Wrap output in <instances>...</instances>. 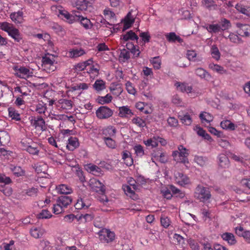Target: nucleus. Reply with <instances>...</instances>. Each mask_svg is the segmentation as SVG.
<instances>
[{
  "label": "nucleus",
  "instance_id": "f257e3e1",
  "mask_svg": "<svg viewBox=\"0 0 250 250\" xmlns=\"http://www.w3.org/2000/svg\"><path fill=\"white\" fill-rule=\"evenodd\" d=\"M1 29L8 33V35L17 42H20L22 39V35L19 30L16 28L12 24L6 22H2L0 25Z\"/></svg>",
  "mask_w": 250,
  "mask_h": 250
},
{
  "label": "nucleus",
  "instance_id": "f03ea898",
  "mask_svg": "<svg viewBox=\"0 0 250 250\" xmlns=\"http://www.w3.org/2000/svg\"><path fill=\"white\" fill-rule=\"evenodd\" d=\"M194 197L201 202H205L210 198L211 194L208 188L198 185L195 188Z\"/></svg>",
  "mask_w": 250,
  "mask_h": 250
},
{
  "label": "nucleus",
  "instance_id": "7ed1b4c3",
  "mask_svg": "<svg viewBox=\"0 0 250 250\" xmlns=\"http://www.w3.org/2000/svg\"><path fill=\"white\" fill-rule=\"evenodd\" d=\"M115 238V234L113 232L104 229H102L99 233V239L101 242L108 243L112 242Z\"/></svg>",
  "mask_w": 250,
  "mask_h": 250
},
{
  "label": "nucleus",
  "instance_id": "20e7f679",
  "mask_svg": "<svg viewBox=\"0 0 250 250\" xmlns=\"http://www.w3.org/2000/svg\"><path fill=\"white\" fill-rule=\"evenodd\" d=\"M113 111L106 106H102L96 111L97 117L100 119H107L113 115Z\"/></svg>",
  "mask_w": 250,
  "mask_h": 250
},
{
  "label": "nucleus",
  "instance_id": "39448f33",
  "mask_svg": "<svg viewBox=\"0 0 250 250\" xmlns=\"http://www.w3.org/2000/svg\"><path fill=\"white\" fill-rule=\"evenodd\" d=\"M30 122L31 125L34 126L35 128L40 129L42 131L46 129L45 122L41 116L32 117Z\"/></svg>",
  "mask_w": 250,
  "mask_h": 250
},
{
  "label": "nucleus",
  "instance_id": "423d86ee",
  "mask_svg": "<svg viewBox=\"0 0 250 250\" xmlns=\"http://www.w3.org/2000/svg\"><path fill=\"white\" fill-rule=\"evenodd\" d=\"M236 26L239 28L237 33L242 37H249L250 36V25L247 24L237 23Z\"/></svg>",
  "mask_w": 250,
  "mask_h": 250
},
{
  "label": "nucleus",
  "instance_id": "0eeeda50",
  "mask_svg": "<svg viewBox=\"0 0 250 250\" xmlns=\"http://www.w3.org/2000/svg\"><path fill=\"white\" fill-rule=\"evenodd\" d=\"M11 182V180L9 177H6L5 175H0V191L5 195H10L11 193V190L8 189L9 191L6 192L4 186L10 184Z\"/></svg>",
  "mask_w": 250,
  "mask_h": 250
},
{
  "label": "nucleus",
  "instance_id": "6e6552de",
  "mask_svg": "<svg viewBox=\"0 0 250 250\" xmlns=\"http://www.w3.org/2000/svg\"><path fill=\"white\" fill-rule=\"evenodd\" d=\"M195 74L201 79L209 81L212 79L211 75L203 68L199 67L195 70Z\"/></svg>",
  "mask_w": 250,
  "mask_h": 250
},
{
  "label": "nucleus",
  "instance_id": "1a4fd4ad",
  "mask_svg": "<svg viewBox=\"0 0 250 250\" xmlns=\"http://www.w3.org/2000/svg\"><path fill=\"white\" fill-rule=\"evenodd\" d=\"M76 6L78 10L85 11L91 7L90 0H77Z\"/></svg>",
  "mask_w": 250,
  "mask_h": 250
},
{
  "label": "nucleus",
  "instance_id": "9d476101",
  "mask_svg": "<svg viewBox=\"0 0 250 250\" xmlns=\"http://www.w3.org/2000/svg\"><path fill=\"white\" fill-rule=\"evenodd\" d=\"M235 232L238 235L242 236L248 243H250V231L244 230L243 228L239 227L236 228Z\"/></svg>",
  "mask_w": 250,
  "mask_h": 250
},
{
  "label": "nucleus",
  "instance_id": "9b49d317",
  "mask_svg": "<svg viewBox=\"0 0 250 250\" xmlns=\"http://www.w3.org/2000/svg\"><path fill=\"white\" fill-rule=\"evenodd\" d=\"M119 116L122 118H130L134 114L127 106H123L119 108Z\"/></svg>",
  "mask_w": 250,
  "mask_h": 250
},
{
  "label": "nucleus",
  "instance_id": "f8f14e48",
  "mask_svg": "<svg viewBox=\"0 0 250 250\" xmlns=\"http://www.w3.org/2000/svg\"><path fill=\"white\" fill-rule=\"evenodd\" d=\"M14 69L18 72L16 73V75L20 78H23V76L21 75H25L27 77L31 76L32 72H31L30 70L25 67H20L19 68L18 66H15Z\"/></svg>",
  "mask_w": 250,
  "mask_h": 250
},
{
  "label": "nucleus",
  "instance_id": "ddd939ff",
  "mask_svg": "<svg viewBox=\"0 0 250 250\" xmlns=\"http://www.w3.org/2000/svg\"><path fill=\"white\" fill-rule=\"evenodd\" d=\"M177 182L181 186H185L189 183V178L183 173L177 172L175 175Z\"/></svg>",
  "mask_w": 250,
  "mask_h": 250
},
{
  "label": "nucleus",
  "instance_id": "4468645a",
  "mask_svg": "<svg viewBox=\"0 0 250 250\" xmlns=\"http://www.w3.org/2000/svg\"><path fill=\"white\" fill-rule=\"evenodd\" d=\"M219 166L223 168H228L229 166V161L228 157L225 154H222L218 156Z\"/></svg>",
  "mask_w": 250,
  "mask_h": 250
},
{
  "label": "nucleus",
  "instance_id": "2eb2a0df",
  "mask_svg": "<svg viewBox=\"0 0 250 250\" xmlns=\"http://www.w3.org/2000/svg\"><path fill=\"white\" fill-rule=\"evenodd\" d=\"M121 39L125 42H127L129 40H136V42H138L139 37L132 30H130L127 32L125 34L123 35L121 37Z\"/></svg>",
  "mask_w": 250,
  "mask_h": 250
},
{
  "label": "nucleus",
  "instance_id": "dca6fc26",
  "mask_svg": "<svg viewBox=\"0 0 250 250\" xmlns=\"http://www.w3.org/2000/svg\"><path fill=\"white\" fill-rule=\"evenodd\" d=\"M68 143L66 146V147L70 151H73L79 146L78 139L76 137H70L68 139Z\"/></svg>",
  "mask_w": 250,
  "mask_h": 250
},
{
  "label": "nucleus",
  "instance_id": "f3484780",
  "mask_svg": "<svg viewBox=\"0 0 250 250\" xmlns=\"http://www.w3.org/2000/svg\"><path fill=\"white\" fill-rule=\"evenodd\" d=\"M71 197L65 195H61L57 200V203H59L62 207H67L72 202Z\"/></svg>",
  "mask_w": 250,
  "mask_h": 250
},
{
  "label": "nucleus",
  "instance_id": "a211bd4d",
  "mask_svg": "<svg viewBox=\"0 0 250 250\" xmlns=\"http://www.w3.org/2000/svg\"><path fill=\"white\" fill-rule=\"evenodd\" d=\"M91 204L89 201L80 198L77 200V203L75 204V208L77 209H81L84 207L87 208Z\"/></svg>",
  "mask_w": 250,
  "mask_h": 250
},
{
  "label": "nucleus",
  "instance_id": "6ab92c4d",
  "mask_svg": "<svg viewBox=\"0 0 250 250\" xmlns=\"http://www.w3.org/2000/svg\"><path fill=\"white\" fill-rule=\"evenodd\" d=\"M23 14V12L21 11L13 12L10 14V18L15 23H21L22 22Z\"/></svg>",
  "mask_w": 250,
  "mask_h": 250
},
{
  "label": "nucleus",
  "instance_id": "aec40b11",
  "mask_svg": "<svg viewBox=\"0 0 250 250\" xmlns=\"http://www.w3.org/2000/svg\"><path fill=\"white\" fill-rule=\"evenodd\" d=\"M60 14L63 16L69 22H73L74 21H76L77 20L80 19V15H76V17L73 16V15L70 14L68 12L66 11H60Z\"/></svg>",
  "mask_w": 250,
  "mask_h": 250
},
{
  "label": "nucleus",
  "instance_id": "412c9836",
  "mask_svg": "<svg viewBox=\"0 0 250 250\" xmlns=\"http://www.w3.org/2000/svg\"><path fill=\"white\" fill-rule=\"evenodd\" d=\"M222 238L224 240L227 241L229 245H234L236 243V240L232 233L225 232L222 235Z\"/></svg>",
  "mask_w": 250,
  "mask_h": 250
},
{
  "label": "nucleus",
  "instance_id": "4be33fe9",
  "mask_svg": "<svg viewBox=\"0 0 250 250\" xmlns=\"http://www.w3.org/2000/svg\"><path fill=\"white\" fill-rule=\"evenodd\" d=\"M10 140V136L6 131H1L0 132V146L7 144Z\"/></svg>",
  "mask_w": 250,
  "mask_h": 250
},
{
  "label": "nucleus",
  "instance_id": "5701e85b",
  "mask_svg": "<svg viewBox=\"0 0 250 250\" xmlns=\"http://www.w3.org/2000/svg\"><path fill=\"white\" fill-rule=\"evenodd\" d=\"M44 232V230L40 228H34L30 229V234L35 238L41 237Z\"/></svg>",
  "mask_w": 250,
  "mask_h": 250
},
{
  "label": "nucleus",
  "instance_id": "b1692460",
  "mask_svg": "<svg viewBox=\"0 0 250 250\" xmlns=\"http://www.w3.org/2000/svg\"><path fill=\"white\" fill-rule=\"evenodd\" d=\"M178 150L179 157H182V158H180V161L185 163L186 161V159L188 155V150L184 147V146L180 145L178 146Z\"/></svg>",
  "mask_w": 250,
  "mask_h": 250
},
{
  "label": "nucleus",
  "instance_id": "393cba45",
  "mask_svg": "<svg viewBox=\"0 0 250 250\" xmlns=\"http://www.w3.org/2000/svg\"><path fill=\"white\" fill-rule=\"evenodd\" d=\"M116 133V128L113 126H109L103 130L102 134L104 135V137H111L115 135Z\"/></svg>",
  "mask_w": 250,
  "mask_h": 250
},
{
  "label": "nucleus",
  "instance_id": "a878e982",
  "mask_svg": "<svg viewBox=\"0 0 250 250\" xmlns=\"http://www.w3.org/2000/svg\"><path fill=\"white\" fill-rule=\"evenodd\" d=\"M58 192L62 194H70L72 192V189L67 185L62 184L56 187Z\"/></svg>",
  "mask_w": 250,
  "mask_h": 250
},
{
  "label": "nucleus",
  "instance_id": "bb28decb",
  "mask_svg": "<svg viewBox=\"0 0 250 250\" xmlns=\"http://www.w3.org/2000/svg\"><path fill=\"white\" fill-rule=\"evenodd\" d=\"M123 189L127 196H129L133 200L137 199V196L134 191L131 189L130 186L126 185H123Z\"/></svg>",
  "mask_w": 250,
  "mask_h": 250
},
{
  "label": "nucleus",
  "instance_id": "cd10ccee",
  "mask_svg": "<svg viewBox=\"0 0 250 250\" xmlns=\"http://www.w3.org/2000/svg\"><path fill=\"white\" fill-rule=\"evenodd\" d=\"M220 126L223 129L234 130L236 125L229 120H224L221 122Z\"/></svg>",
  "mask_w": 250,
  "mask_h": 250
},
{
  "label": "nucleus",
  "instance_id": "c85d7f7f",
  "mask_svg": "<svg viewBox=\"0 0 250 250\" xmlns=\"http://www.w3.org/2000/svg\"><path fill=\"white\" fill-rule=\"evenodd\" d=\"M93 88L97 92H100L105 88V82L102 80H97L94 84Z\"/></svg>",
  "mask_w": 250,
  "mask_h": 250
},
{
  "label": "nucleus",
  "instance_id": "c756f323",
  "mask_svg": "<svg viewBox=\"0 0 250 250\" xmlns=\"http://www.w3.org/2000/svg\"><path fill=\"white\" fill-rule=\"evenodd\" d=\"M8 111L9 116L12 120H15L16 121L21 120L20 114L14 108L10 107L8 108Z\"/></svg>",
  "mask_w": 250,
  "mask_h": 250
},
{
  "label": "nucleus",
  "instance_id": "7c9ffc66",
  "mask_svg": "<svg viewBox=\"0 0 250 250\" xmlns=\"http://www.w3.org/2000/svg\"><path fill=\"white\" fill-rule=\"evenodd\" d=\"M85 53L84 50L82 48L73 49L69 51V57L71 58H77L81 56Z\"/></svg>",
  "mask_w": 250,
  "mask_h": 250
},
{
  "label": "nucleus",
  "instance_id": "2f4dec72",
  "mask_svg": "<svg viewBox=\"0 0 250 250\" xmlns=\"http://www.w3.org/2000/svg\"><path fill=\"white\" fill-rule=\"evenodd\" d=\"M112 100V96L108 94L105 96H99L97 99L98 103L101 104H108L111 102Z\"/></svg>",
  "mask_w": 250,
  "mask_h": 250
},
{
  "label": "nucleus",
  "instance_id": "473e14b6",
  "mask_svg": "<svg viewBox=\"0 0 250 250\" xmlns=\"http://www.w3.org/2000/svg\"><path fill=\"white\" fill-rule=\"evenodd\" d=\"M87 167L90 172H93L94 174L98 176L101 174H103V171L101 168L96 165L89 164L87 166Z\"/></svg>",
  "mask_w": 250,
  "mask_h": 250
},
{
  "label": "nucleus",
  "instance_id": "72a5a7b5",
  "mask_svg": "<svg viewBox=\"0 0 250 250\" xmlns=\"http://www.w3.org/2000/svg\"><path fill=\"white\" fill-rule=\"evenodd\" d=\"M210 53L212 58L218 61L220 58V53L219 50L216 45H213L211 47Z\"/></svg>",
  "mask_w": 250,
  "mask_h": 250
},
{
  "label": "nucleus",
  "instance_id": "f704fd0d",
  "mask_svg": "<svg viewBox=\"0 0 250 250\" xmlns=\"http://www.w3.org/2000/svg\"><path fill=\"white\" fill-rule=\"evenodd\" d=\"M178 117L181 121L182 123L185 125H189L192 123L191 118L190 116L188 113L183 115H179Z\"/></svg>",
  "mask_w": 250,
  "mask_h": 250
},
{
  "label": "nucleus",
  "instance_id": "c9c22d12",
  "mask_svg": "<svg viewBox=\"0 0 250 250\" xmlns=\"http://www.w3.org/2000/svg\"><path fill=\"white\" fill-rule=\"evenodd\" d=\"M235 8L239 12L245 14L249 17H250V7H248L246 8L245 6L241 4H237L235 6Z\"/></svg>",
  "mask_w": 250,
  "mask_h": 250
},
{
  "label": "nucleus",
  "instance_id": "e433bc0d",
  "mask_svg": "<svg viewBox=\"0 0 250 250\" xmlns=\"http://www.w3.org/2000/svg\"><path fill=\"white\" fill-rule=\"evenodd\" d=\"M177 88L181 91L187 93H190L192 90V87L191 86H188L185 83H177L175 84Z\"/></svg>",
  "mask_w": 250,
  "mask_h": 250
},
{
  "label": "nucleus",
  "instance_id": "4c0bfd02",
  "mask_svg": "<svg viewBox=\"0 0 250 250\" xmlns=\"http://www.w3.org/2000/svg\"><path fill=\"white\" fill-rule=\"evenodd\" d=\"M80 19L77 20L76 21H80L81 24L86 29H88L91 28V21L89 19H87L86 18H84L81 15H80Z\"/></svg>",
  "mask_w": 250,
  "mask_h": 250
},
{
  "label": "nucleus",
  "instance_id": "58836bf2",
  "mask_svg": "<svg viewBox=\"0 0 250 250\" xmlns=\"http://www.w3.org/2000/svg\"><path fill=\"white\" fill-rule=\"evenodd\" d=\"M219 25L221 26V30L222 31L227 30L231 27L230 21L225 18L221 19Z\"/></svg>",
  "mask_w": 250,
  "mask_h": 250
},
{
  "label": "nucleus",
  "instance_id": "ea45409f",
  "mask_svg": "<svg viewBox=\"0 0 250 250\" xmlns=\"http://www.w3.org/2000/svg\"><path fill=\"white\" fill-rule=\"evenodd\" d=\"M207 29L210 33H217L221 31V26L218 24H209Z\"/></svg>",
  "mask_w": 250,
  "mask_h": 250
},
{
  "label": "nucleus",
  "instance_id": "a19ab883",
  "mask_svg": "<svg viewBox=\"0 0 250 250\" xmlns=\"http://www.w3.org/2000/svg\"><path fill=\"white\" fill-rule=\"evenodd\" d=\"M187 56L188 59L190 61L200 62L201 61V59L196 58L197 54L194 50H188Z\"/></svg>",
  "mask_w": 250,
  "mask_h": 250
},
{
  "label": "nucleus",
  "instance_id": "79ce46f5",
  "mask_svg": "<svg viewBox=\"0 0 250 250\" xmlns=\"http://www.w3.org/2000/svg\"><path fill=\"white\" fill-rule=\"evenodd\" d=\"M202 2L208 9L215 10L217 8V4L213 0H202Z\"/></svg>",
  "mask_w": 250,
  "mask_h": 250
},
{
  "label": "nucleus",
  "instance_id": "37998d69",
  "mask_svg": "<svg viewBox=\"0 0 250 250\" xmlns=\"http://www.w3.org/2000/svg\"><path fill=\"white\" fill-rule=\"evenodd\" d=\"M199 117L202 123H204V122L210 123L213 120V117L209 113L207 112L200 113Z\"/></svg>",
  "mask_w": 250,
  "mask_h": 250
},
{
  "label": "nucleus",
  "instance_id": "c03bdc74",
  "mask_svg": "<svg viewBox=\"0 0 250 250\" xmlns=\"http://www.w3.org/2000/svg\"><path fill=\"white\" fill-rule=\"evenodd\" d=\"M103 139L106 146L110 148H115L116 146L115 141L109 137H104Z\"/></svg>",
  "mask_w": 250,
  "mask_h": 250
},
{
  "label": "nucleus",
  "instance_id": "a18cd8bd",
  "mask_svg": "<svg viewBox=\"0 0 250 250\" xmlns=\"http://www.w3.org/2000/svg\"><path fill=\"white\" fill-rule=\"evenodd\" d=\"M52 216L51 213L47 209H42L40 213L37 214L38 219H48Z\"/></svg>",
  "mask_w": 250,
  "mask_h": 250
},
{
  "label": "nucleus",
  "instance_id": "49530a36",
  "mask_svg": "<svg viewBox=\"0 0 250 250\" xmlns=\"http://www.w3.org/2000/svg\"><path fill=\"white\" fill-rule=\"evenodd\" d=\"M151 63L156 69H159L161 67V60L159 56L155 57L150 60Z\"/></svg>",
  "mask_w": 250,
  "mask_h": 250
},
{
  "label": "nucleus",
  "instance_id": "de8ad7c7",
  "mask_svg": "<svg viewBox=\"0 0 250 250\" xmlns=\"http://www.w3.org/2000/svg\"><path fill=\"white\" fill-rule=\"evenodd\" d=\"M136 16V10H131L125 17V20L128 21L130 24H133L134 22V17Z\"/></svg>",
  "mask_w": 250,
  "mask_h": 250
},
{
  "label": "nucleus",
  "instance_id": "09e8293b",
  "mask_svg": "<svg viewBox=\"0 0 250 250\" xmlns=\"http://www.w3.org/2000/svg\"><path fill=\"white\" fill-rule=\"evenodd\" d=\"M132 122L140 127H144L146 125L145 121L138 117L133 118Z\"/></svg>",
  "mask_w": 250,
  "mask_h": 250
},
{
  "label": "nucleus",
  "instance_id": "8fccbe9b",
  "mask_svg": "<svg viewBox=\"0 0 250 250\" xmlns=\"http://www.w3.org/2000/svg\"><path fill=\"white\" fill-rule=\"evenodd\" d=\"M13 174L17 177H20L24 174V171L20 167H11Z\"/></svg>",
  "mask_w": 250,
  "mask_h": 250
},
{
  "label": "nucleus",
  "instance_id": "3c124183",
  "mask_svg": "<svg viewBox=\"0 0 250 250\" xmlns=\"http://www.w3.org/2000/svg\"><path fill=\"white\" fill-rule=\"evenodd\" d=\"M229 40L233 43H241L243 42L242 39L238 35L232 33L229 35Z\"/></svg>",
  "mask_w": 250,
  "mask_h": 250
},
{
  "label": "nucleus",
  "instance_id": "603ef678",
  "mask_svg": "<svg viewBox=\"0 0 250 250\" xmlns=\"http://www.w3.org/2000/svg\"><path fill=\"white\" fill-rule=\"evenodd\" d=\"M139 36L141 38L142 41L144 42V43L149 42L151 37L148 31L141 32Z\"/></svg>",
  "mask_w": 250,
  "mask_h": 250
},
{
  "label": "nucleus",
  "instance_id": "864d4df0",
  "mask_svg": "<svg viewBox=\"0 0 250 250\" xmlns=\"http://www.w3.org/2000/svg\"><path fill=\"white\" fill-rule=\"evenodd\" d=\"M61 104L62 107L66 109H71L73 107V102L71 100L63 99Z\"/></svg>",
  "mask_w": 250,
  "mask_h": 250
},
{
  "label": "nucleus",
  "instance_id": "5fc2aeb1",
  "mask_svg": "<svg viewBox=\"0 0 250 250\" xmlns=\"http://www.w3.org/2000/svg\"><path fill=\"white\" fill-rule=\"evenodd\" d=\"M194 161L200 166H204L207 161V158L203 156H195L194 158Z\"/></svg>",
  "mask_w": 250,
  "mask_h": 250
},
{
  "label": "nucleus",
  "instance_id": "6e6d98bb",
  "mask_svg": "<svg viewBox=\"0 0 250 250\" xmlns=\"http://www.w3.org/2000/svg\"><path fill=\"white\" fill-rule=\"evenodd\" d=\"M46 109V104L43 103H39L36 105V111L39 114L44 113Z\"/></svg>",
  "mask_w": 250,
  "mask_h": 250
},
{
  "label": "nucleus",
  "instance_id": "4d7b16f0",
  "mask_svg": "<svg viewBox=\"0 0 250 250\" xmlns=\"http://www.w3.org/2000/svg\"><path fill=\"white\" fill-rule=\"evenodd\" d=\"M94 218V216L91 214H85L84 215H81L79 217V220L84 222H90Z\"/></svg>",
  "mask_w": 250,
  "mask_h": 250
},
{
  "label": "nucleus",
  "instance_id": "13d9d810",
  "mask_svg": "<svg viewBox=\"0 0 250 250\" xmlns=\"http://www.w3.org/2000/svg\"><path fill=\"white\" fill-rule=\"evenodd\" d=\"M119 57L120 58H123V61H127L130 58V53L126 49H123L121 51Z\"/></svg>",
  "mask_w": 250,
  "mask_h": 250
},
{
  "label": "nucleus",
  "instance_id": "bf43d9fd",
  "mask_svg": "<svg viewBox=\"0 0 250 250\" xmlns=\"http://www.w3.org/2000/svg\"><path fill=\"white\" fill-rule=\"evenodd\" d=\"M209 67L213 71L220 73H223L224 72V68L218 64H210Z\"/></svg>",
  "mask_w": 250,
  "mask_h": 250
},
{
  "label": "nucleus",
  "instance_id": "052dcab7",
  "mask_svg": "<svg viewBox=\"0 0 250 250\" xmlns=\"http://www.w3.org/2000/svg\"><path fill=\"white\" fill-rule=\"evenodd\" d=\"M54 60H52L49 57L45 56L42 58V62L43 65L49 66H53L54 64Z\"/></svg>",
  "mask_w": 250,
  "mask_h": 250
},
{
  "label": "nucleus",
  "instance_id": "680f3d73",
  "mask_svg": "<svg viewBox=\"0 0 250 250\" xmlns=\"http://www.w3.org/2000/svg\"><path fill=\"white\" fill-rule=\"evenodd\" d=\"M25 149L30 154L33 155H37L39 152V150L38 149L37 147L32 146H28L25 148Z\"/></svg>",
  "mask_w": 250,
  "mask_h": 250
},
{
  "label": "nucleus",
  "instance_id": "e2e57ef3",
  "mask_svg": "<svg viewBox=\"0 0 250 250\" xmlns=\"http://www.w3.org/2000/svg\"><path fill=\"white\" fill-rule=\"evenodd\" d=\"M134 149L135 153L138 155L142 156L144 154V151L143 146L140 145H136L134 146Z\"/></svg>",
  "mask_w": 250,
  "mask_h": 250
},
{
  "label": "nucleus",
  "instance_id": "0e129e2a",
  "mask_svg": "<svg viewBox=\"0 0 250 250\" xmlns=\"http://www.w3.org/2000/svg\"><path fill=\"white\" fill-rule=\"evenodd\" d=\"M126 88L127 91V92L131 94H135L136 93V90L133 87L132 83L130 82H127L126 84Z\"/></svg>",
  "mask_w": 250,
  "mask_h": 250
},
{
  "label": "nucleus",
  "instance_id": "69168bd1",
  "mask_svg": "<svg viewBox=\"0 0 250 250\" xmlns=\"http://www.w3.org/2000/svg\"><path fill=\"white\" fill-rule=\"evenodd\" d=\"M62 211V206L59 203L57 204L54 205L53 212L56 214H58Z\"/></svg>",
  "mask_w": 250,
  "mask_h": 250
},
{
  "label": "nucleus",
  "instance_id": "338daca9",
  "mask_svg": "<svg viewBox=\"0 0 250 250\" xmlns=\"http://www.w3.org/2000/svg\"><path fill=\"white\" fill-rule=\"evenodd\" d=\"M96 187L99 188V191L102 194H104L105 191V188L104 184L101 183L99 181H96L95 182Z\"/></svg>",
  "mask_w": 250,
  "mask_h": 250
},
{
  "label": "nucleus",
  "instance_id": "774afa93",
  "mask_svg": "<svg viewBox=\"0 0 250 250\" xmlns=\"http://www.w3.org/2000/svg\"><path fill=\"white\" fill-rule=\"evenodd\" d=\"M167 123L171 126H176L178 125V120L174 117H169L167 119Z\"/></svg>",
  "mask_w": 250,
  "mask_h": 250
}]
</instances>
